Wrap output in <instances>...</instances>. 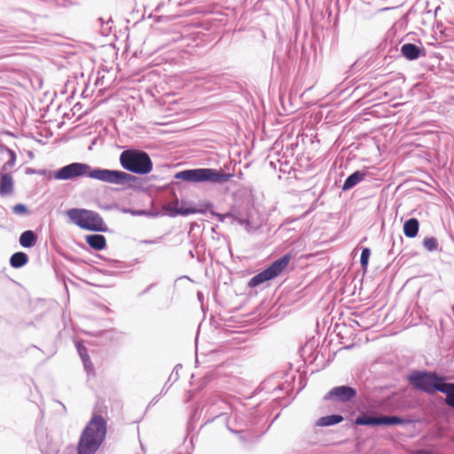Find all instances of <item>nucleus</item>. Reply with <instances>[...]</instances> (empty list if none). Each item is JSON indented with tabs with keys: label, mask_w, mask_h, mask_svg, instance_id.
Returning <instances> with one entry per match:
<instances>
[{
	"label": "nucleus",
	"mask_w": 454,
	"mask_h": 454,
	"mask_svg": "<svg viewBox=\"0 0 454 454\" xmlns=\"http://www.w3.org/2000/svg\"><path fill=\"white\" fill-rule=\"evenodd\" d=\"M233 176L232 174L224 173L222 169L215 168H193L177 172L176 179L192 183L207 182L214 184H222L228 182Z\"/></svg>",
	"instance_id": "3"
},
{
	"label": "nucleus",
	"mask_w": 454,
	"mask_h": 454,
	"mask_svg": "<svg viewBox=\"0 0 454 454\" xmlns=\"http://www.w3.org/2000/svg\"><path fill=\"white\" fill-rule=\"evenodd\" d=\"M85 239L88 245L95 250H103L106 245V238L100 234L87 235Z\"/></svg>",
	"instance_id": "11"
},
{
	"label": "nucleus",
	"mask_w": 454,
	"mask_h": 454,
	"mask_svg": "<svg viewBox=\"0 0 454 454\" xmlns=\"http://www.w3.org/2000/svg\"><path fill=\"white\" fill-rule=\"evenodd\" d=\"M423 245L428 251H433L437 247V241L434 238H427L424 239Z\"/></svg>",
	"instance_id": "20"
},
{
	"label": "nucleus",
	"mask_w": 454,
	"mask_h": 454,
	"mask_svg": "<svg viewBox=\"0 0 454 454\" xmlns=\"http://www.w3.org/2000/svg\"><path fill=\"white\" fill-rule=\"evenodd\" d=\"M366 176V172L364 171H356L352 175H350L344 182L342 185V190L347 191L362 182Z\"/></svg>",
	"instance_id": "12"
},
{
	"label": "nucleus",
	"mask_w": 454,
	"mask_h": 454,
	"mask_svg": "<svg viewBox=\"0 0 454 454\" xmlns=\"http://www.w3.org/2000/svg\"><path fill=\"white\" fill-rule=\"evenodd\" d=\"M120 163L126 170L145 175L152 171L153 162L149 155L138 150H125L120 155Z\"/></svg>",
	"instance_id": "5"
},
{
	"label": "nucleus",
	"mask_w": 454,
	"mask_h": 454,
	"mask_svg": "<svg viewBox=\"0 0 454 454\" xmlns=\"http://www.w3.org/2000/svg\"><path fill=\"white\" fill-rule=\"evenodd\" d=\"M179 206H180V201H178L176 200L174 202L168 204L166 209L169 212L170 215H179L178 214Z\"/></svg>",
	"instance_id": "22"
},
{
	"label": "nucleus",
	"mask_w": 454,
	"mask_h": 454,
	"mask_svg": "<svg viewBox=\"0 0 454 454\" xmlns=\"http://www.w3.org/2000/svg\"><path fill=\"white\" fill-rule=\"evenodd\" d=\"M228 215H218V217H219V220H220V221H223V219H224L225 217H227Z\"/></svg>",
	"instance_id": "27"
},
{
	"label": "nucleus",
	"mask_w": 454,
	"mask_h": 454,
	"mask_svg": "<svg viewBox=\"0 0 454 454\" xmlns=\"http://www.w3.org/2000/svg\"><path fill=\"white\" fill-rule=\"evenodd\" d=\"M78 352L80 354V356L84 364V366L86 369L89 368V356L86 353V348L84 347H82L81 345L77 346Z\"/></svg>",
	"instance_id": "21"
},
{
	"label": "nucleus",
	"mask_w": 454,
	"mask_h": 454,
	"mask_svg": "<svg viewBox=\"0 0 454 454\" xmlns=\"http://www.w3.org/2000/svg\"><path fill=\"white\" fill-rule=\"evenodd\" d=\"M6 152L10 155V160H8V162L6 164L10 167H12V166H14L15 161H16L15 153L11 149H6Z\"/></svg>",
	"instance_id": "25"
},
{
	"label": "nucleus",
	"mask_w": 454,
	"mask_h": 454,
	"mask_svg": "<svg viewBox=\"0 0 454 454\" xmlns=\"http://www.w3.org/2000/svg\"><path fill=\"white\" fill-rule=\"evenodd\" d=\"M409 379L415 387L427 393L439 391V388L446 384L441 378L437 377L434 373L414 372L409 377Z\"/></svg>",
	"instance_id": "7"
},
{
	"label": "nucleus",
	"mask_w": 454,
	"mask_h": 454,
	"mask_svg": "<svg viewBox=\"0 0 454 454\" xmlns=\"http://www.w3.org/2000/svg\"><path fill=\"white\" fill-rule=\"evenodd\" d=\"M343 420V417L340 415H329L320 418L316 425L318 427H329L336 425Z\"/></svg>",
	"instance_id": "17"
},
{
	"label": "nucleus",
	"mask_w": 454,
	"mask_h": 454,
	"mask_svg": "<svg viewBox=\"0 0 454 454\" xmlns=\"http://www.w3.org/2000/svg\"><path fill=\"white\" fill-rule=\"evenodd\" d=\"M371 251L369 248H364L361 254L360 262L364 268H366L368 265L369 258H370Z\"/></svg>",
	"instance_id": "23"
},
{
	"label": "nucleus",
	"mask_w": 454,
	"mask_h": 454,
	"mask_svg": "<svg viewBox=\"0 0 454 454\" xmlns=\"http://www.w3.org/2000/svg\"><path fill=\"white\" fill-rule=\"evenodd\" d=\"M402 54L410 60L417 59L420 55V49L412 43H405L401 48Z\"/></svg>",
	"instance_id": "13"
},
{
	"label": "nucleus",
	"mask_w": 454,
	"mask_h": 454,
	"mask_svg": "<svg viewBox=\"0 0 454 454\" xmlns=\"http://www.w3.org/2000/svg\"><path fill=\"white\" fill-rule=\"evenodd\" d=\"M28 261L27 255L23 252H17L11 257L10 263L14 268L24 266Z\"/></svg>",
	"instance_id": "18"
},
{
	"label": "nucleus",
	"mask_w": 454,
	"mask_h": 454,
	"mask_svg": "<svg viewBox=\"0 0 454 454\" xmlns=\"http://www.w3.org/2000/svg\"><path fill=\"white\" fill-rule=\"evenodd\" d=\"M356 425H364V426H379V425H396L401 424L402 419L397 417H371L367 415H363L356 419Z\"/></svg>",
	"instance_id": "8"
},
{
	"label": "nucleus",
	"mask_w": 454,
	"mask_h": 454,
	"mask_svg": "<svg viewBox=\"0 0 454 454\" xmlns=\"http://www.w3.org/2000/svg\"><path fill=\"white\" fill-rule=\"evenodd\" d=\"M12 211L16 215H24L27 213V207L23 204H17L12 207Z\"/></svg>",
	"instance_id": "24"
},
{
	"label": "nucleus",
	"mask_w": 454,
	"mask_h": 454,
	"mask_svg": "<svg viewBox=\"0 0 454 454\" xmlns=\"http://www.w3.org/2000/svg\"><path fill=\"white\" fill-rule=\"evenodd\" d=\"M71 223L81 229L91 231H106L107 227L103 218L95 211L84 208H71L66 212Z\"/></svg>",
	"instance_id": "4"
},
{
	"label": "nucleus",
	"mask_w": 454,
	"mask_h": 454,
	"mask_svg": "<svg viewBox=\"0 0 454 454\" xmlns=\"http://www.w3.org/2000/svg\"><path fill=\"white\" fill-rule=\"evenodd\" d=\"M106 434L105 419L100 416L92 417L79 439L78 454H94L104 442Z\"/></svg>",
	"instance_id": "2"
},
{
	"label": "nucleus",
	"mask_w": 454,
	"mask_h": 454,
	"mask_svg": "<svg viewBox=\"0 0 454 454\" xmlns=\"http://www.w3.org/2000/svg\"><path fill=\"white\" fill-rule=\"evenodd\" d=\"M419 221L415 218L409 219L403 224V233L408 238H414L419 231Z\"/></svg>",
	"instance_id": "14"
},
{
	"label": "nucleus",
	"mask_w": 454,
	"mask_h": 454,
	"mask_svg": "<svg viewBox=\"0 0 454 454\" xmlns=\"http://www.w3.org/2000/svg\"><path fill=\"white\" fill-rule=\"evenodd\" d=\"M82 176L128 186L131 185V183L136 179L134 176L121 170L91 168L90 165L81 162H74L62 167L54 175V177L58 180H70Z\"/></svg>",
	"instance_id": "1"
},
{
	"label": "nucleus",
	"mask_w": 454,
	"mask_h": 454,
	"mask_svg": "<svg viewBox=\"0 0 454 454\" xmlns=\"http://www.w3.org/2000/svg\"><path fill=\"white\" fill-rule=\"evenodd\" d=\"M415 454H432V453L427 452V451H424V450H419Z\"/></svg>",
	"instance_id": "26"
},
{
	"label": "nucleus",
	"mask_w": 454,
	"mask_h": 454,
	"mask_svg": "<svg viewBox=\"0 0 454 454\" xmlns=\"http://www.w3.org/2000/svg\"><path fill=\"white\" fill-rule=\"evenodd\" d=\"M201 212H202V210L197 209L190 202H187L184 200L180 201V206L178 208V214L180 215H187L201 213Z\"/></svg>",
	"instance_id": "19"
},
{
	"label": "nucleus",
	"mask_w": 454,
	"mask_h": 454,
	"mask_svg": "<svg viewBox=\"0 0 454 454\" xmlns=\"http://www.w3.org/2000/svg\"><path fill=\"white\" fill-rule=\"evenodd\" d=\"M14 181L11 174L0 172V195L8 196L13 193Z\"/></svg>",
	"instance_id": "10"
},
{
	"label": "nucleus",
	"mask_w": 454,
	"mask_h": 454,
	"mask_svg": "<svg viewBox=\"0 0 454 454\" xmlns=\"http://www.w3.org/2000/svg\"><path fill=\"white\" fill-rule=\"evenodd\" d=\"M356 395L354 388L347 386H340L333 387L325 396L326 399H337L341 402H346L353 398Z\"/></svg>",
	"instance_id": "9"
},
{
	"label": "nucleus",
	"mask_w": 454,
	"mask_h": 454,
	"mask_svg": "<svg viewBox=\"0 0 454 454\" xmlns=\"http://www.w3.org/2000/svg\"><path fill=\"white\" fill-rule=\"evenodd\" d=\"M291 256L289 254H286L281 258L275 261L270 267H268L263 271L255 275L249 281V286L255 287L265 281L273 279L278 275H279L284 269L288 265L290 262Z\"/></svg>",
	"instance_id": "6"
},
{
	"label": "nucleus",
	"mask_w": 454,
	"mask_h": 454,
	"mask_svg": "<svg viewBox=\"0 0 454 454\" xmlns=\"http://www.w3.org/2000/svg\"><path fill=\"white\" fill-rule=\"evenodd\" d=\"M439 391L446 395V403L454 408V383H446L439 388Z\"/></svg>",
	"instance_id": "16"
},
{
	"label": "nucleus",
	"mask_w": 454,
	"mask_h": 454,
	"mask_svg": "<svg viewBox=\"0 0 454 454\" xmlns=\"http://www.w3.org/2000/svg\"><path fill=\"white\" fill-rule=\"evenodd\" d=\"M36 243V236L32 231H26L20 237V244L21 247L28 248Z\"/></svg>",
	"instance_id": "15"
}]
</instances>
